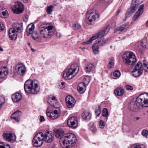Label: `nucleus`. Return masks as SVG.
Wrapping results in <instances>:
<instances>
[{"label": "nucleus", "instance_id": "nucleus-59", "mask_svg": "<svg viewBox=\"0 0 148 148\" xmlns=\"http://www.w3.org/2000/svg\"><path fill=\"white\" fill-rule=\"evenodd\" d=\"M126 20V18H125V19H124L123 20V21H125Z\"/></svg>", "mask_w": 148, "mask_h": 148}, {"label": "nucleus", "instance_id": "nucleus-45", "mask_svg": "<svg viewBox=\"0 0 148 148\" xmlns=\"http://www.w3.org/2000/svg\"><path fill=\"white\" fill-rule=\"evenodd\" d=\"M105 122L102 120H100L99 123L100 128H103L105 125Z\"/></svg>", "mask_w": 148, "mask_h": 148}, {"label": "nucleus", "instance_id": "nucleus-37", "mask_svg": "<svg viewBox=\"0 0 148 148\" xmlns=\"http://www.w3.org/2000/svg\"><path fill=\"white\" fill-rule=\"evenodd\" d=\"M103 38H102V40H98L97 42L101 46H103L105 45L106 44L108 43L109 41V39L107 38L105 40H103Z\"/></svg>", "mask_w": 148, "mask_h": 148}, {"label": "nucleus", "instance_id": "nucleus-46", "mask_svg": "<svg viewBox=\"0 0 148 148\" xmlns=\"http://www.w3.org/2000/svg\"><path fill=\"white\" fill-rule=\"evenodd\" d=\"M142 135L144 136L147 137L148 131L146 130H143L142 132Z\"/></svg>", "mask_w": 148, "mask_h": 148}, {"label": "nucleus", "instance_id": "nucleus-42", "mask_svg": "<svg viewBox=\"0 0 148 148\" xmlns=\"http://www.w3.org/2000/svg\"><path fill=\"white\" fill-rule=\"evenodd\" d=\"M0 148H10V147L8 145H5L2 143H0Z\"/></svg>", "mask_w": 148, "mask_h": 148}, {"label": "nucleus", "instance_id": "nucleus-36", "mask_svg": "<svg viewBox=\"0 0 148 148\" xmlns=\"http://www.w3.org/2000/svg\"><path fill=\"white\" fill-rule=\"evenodd\" d=\"M32 38L35 40L38 41L41 39L40 37L39 36V35L36 32H34L32 33Z\"/></svg>", "mask_w": 148, "mask_h": 148}, {"label": "nucleus", "instance_id": "nucleus-35", "mask_svg": "<svg viewBox=\"0 0 148 148\" xmlns=\"http://www.w3.org/2000/svg\"><path fill=\"white\" fill-rule=\"evenodd\" d=\"M121 75V73L118 70L115 71L112 74L111 77L113 79H116L119 78Z\"/></svg>", "mask_w": 148, "mask_h": 148}, {"label": "nucleus", "instance_id": "nucleus-48", "mask_svg": "<svg viewBox=\"0 0 148 148\" xmlns=\"http://www.w3.org/2000/svg\"><path fill=\"white\" fill-rule=\"evenodd\" d=\"M125 88L127 90H132L133 89V87L129 85H127L125 86Z\"/></svg>", "mask_w": 148, "mask_h": 148}, {"label": "nucleus", "instance_id": "nucleus-26", "mask_svg": "<svg viewBox=\"0 0 148 148\" xmlns=\"http://www.w3.org/2000/svg\"><path fill=\"white\" fill-rule=\"evenodd\" d=\"M22 98L21 95L18 93H15L14 94L12 97V101L15 102L19 101Z\"/></svg>", "mask_w": 148, "mask_h": 148}, {"label": "nucleus", "instance_id": "nucleus-53", "mask_svg": "<svg viewBox=\"0 0 148 148\" xmlns=\"http://www.w3.org/2000/svg\"><path fill=\"white\" fill-rule=\"evenodd\" d=\"M65 83L64 82H62L61 83V84L63 88H64L65 87Z\"/></svg>", "mask_w": 148, "mask_h": 148}, {"label": "nucleus", "instance_id": "nucleus-58", "mask_svg": "<svg viewBox=\"0 0 148 148\" xmlns=\"http://www.w3.org/2000/svg\"><path fill=\"white\" fill-rule=\"evenodd\" d=\"M146 25L148 27V20L147 21Z\"/></svg>", "mask_w": 148, "mask_h": 148}, {"label": "nucleus", "instance_id": "nucleus-55", "mask_svg": "<svg viewBox=\"0 0 148 148\" xmlns=\"http://www.w3.org/2000/svg\"><path fill=\"white\" fill-rule=\"evenodd\" d=\"M121 11V10L120 9H119L117 12L116 14H119Z\"/></svg>", "mask_w": 148, "mask_h": 148}, {"label": "nucleus", "instance_id": "nucleus-18", "mask_svg": "<svg viewBox=\"0 0 148 148\" xmlns=\"http://www.w3.org/2000/svg\"><path fill=\"white\" fill-rule=\"evenodd\" d=\"M8 13L5 5L3 3L0 4V17L3 18H7Z\"/></svg>", "mask_w": 148, "mask_h": 148}, {"label": "nucleus", "instance_id": "nucleus-27", "mask_svg": "<svg viewBox=\"0 0 148 148\" xmlns=\"http://www.w3.org/2000/svg\"><path fill=\"white\" fill-rule=\"evenodd\" d=\"M34 25L32 23H31L28 25L26 31V34L27 36H29L33 32L34 29Z\"/></svg>", "mask_w": 148, "mask_h": 148}, {"label": "nucleus", "instance_id": "nucleus-31", "mask_svg": "<svg viewBox=\"0 0 148 148\" xmlns=\"http://www.w3.org/2000/svg\"><path fill=\"white\" fill-rule=\"evenodd\" d=\"M127 25L128 24L125 23L121 26L119 27L116 28L114 30V32L115 33L119 31H120L121 32L123 30L125 31L126 29V27Z\"/></svg>", "mask_w": 148, "mask_h": 148}, {"label": "nucleus", "instance_id": "nucleus-13", "mask_svg": "<svg viewBox=\"0 0 148 148\" xmlns=\"http://www.w3.org/2000/svg\"><path fill=\"white\" fill-rule=\"evenodd\" d=\"M139 5L138 0H132L130 12H129L128 14H127V12L126 13V16H129L128 15L130 14V13L132 14L134 13L137 9V8L138 7Z\"/></svg>", "mask_w": 148, "mask_h": 148}, {"label": "nucleus", "instance_id": "nucleus-2", "mask_svg": "<svg viewBox=\"0 0 148 148\" xmlns=\"http://www.w3.org/2000/svg\"><path fill=\"white\" fill-rule=\"evenodd\" d=\"M130 107V109L132 110L137 108L139 109L140 107H148V94L145 93L140 94L135 101L131 100Z\"/></svg>", "mask_w": 148, "mask_h": 148}, {"label": "nucleus", "instance_id": "nucleus-47", "mask_svg": "<svg viewBox=\"0 0 148 148\" xmlns=\"http://www.w3.org/2000/svg\"><path fill=\"white\" fill-rule=\"evenodd\" d=\"M131 148H145L144 146L143 145H142L140 146L138 145H134L132 146Z\"/></svg>", "mask_w": 148, "mask_h": 148}, {"label": "nucleus", "instance_id": "nucleus-16", "mask_svg": "<svg viewBox=\"0 0 148 148\" xmlns=\"http://www.w3.org/2000/svg\"><path fill=\"white\" fill-rule=\"evenodd\" d=\"M2 136L4 140L8 142H13L16 139V136L13 133L4 132Z\"/></svg>", "mask_w": 148, "mask_h": 148}, {"label": "nucleus", "instance_id": "nucleus-20", "mask_svg": "<svg viewBox=\"0 0 148 148\" xmlns=\"http://www.w3.org/2000/svg\"><path fill=\"white\" fill-rule=\"evenodd\" d=\"M17 67V73L20 75H23L25 73L26 70V67L23 64H18L16 65Z\"/></svg>", "mask_w": 148, "mask_h": 148}, {"label": "nucleus", "instance_id": "nucleus-22", "mask_svg": "<svg viewBox=\"0 0 148 148\" xmlns=\"http://www.w3.org/2000/svg\"><path fill=\"white\" fill-rule=\"evenodd\" d=\"M144 5H141L139 8L138 11L135 13L133 17V21L136 20L143 13L144 10Z\"/></svg>", "mask_w": 148, "mask_h": 148}, {"label": "nucleus", "instance_id": "nucleus-6", "mask_svg": "<svg viewBox=\"0 0 148 148\" xmlns=\"http://www.w3.org/2000/svg\"><path fill=\"white\" fill-rule=\"evenodd\" d=\"M78 70V64L77 63L73 64L67 71L64 72L63 77L65 79H71L76 75Z\"/></svg>", "mask_w": 148, "mask_h": 148}, {"label": "nucleus", "instance_id": "nucleus-54", "mask_svg": "<svg viewBox=\"0 0 148 148\" xmlns=\"http://www.w3.org/2000/svg\"><path fill=\"white\" fill-rule=\"evenodd\" d=\"M23 2L25 3H28L29 0H22Z\"/></svg>", "mask_w": 148, "mask_h": 148}, {"label": "nucleus", "instance_id": "nucleus-57", "mask_svg": "<svg viewBox=\"0 0 148 148\" xmlns=\"http://www.w3.org/2000/svg\"><path fill=\"white\" fill-rule=\"evenodd\" d=\"M3 51V49L0 46V51Z\"/></svg>", "mask_w": 148, "mask_h": 148}, {"label": "nucleus", "instance_id": "nucleus-39", "mask_svg": "<svg viewBox=\"0 0 148 148\" xmlns=\"http://www.w3.org/2000/svg\"><path fill=\"white\" fill-rule=\"evenodd\" d=\"M114 64V60L113 58H110L109 59V62L108 64V67L110 68Z\"/></svg>", "mask_w": 148, "mask_h": 148}, {"label": "nucleus", "instance_id": "nucleus-34", "mask_svg": "<svg viewBox=\"0 0 148 148\" xmlns=\"http://www.w3.org/2000/svg\"><path fill=\"white\" fill-rule=\"evenodd\" d=\"M102 115L103 117H105V120L106 121L108 119V117L109 116L108 110L107 108H104L103 109L102 112Z\"/></svg>", "mask_w": 148, "mask_h": 148}, {"label": "nucleus", "instance_id": "nucleus-28", "mask_svg": "<svg viewBox=\"0 0 148 148\" xmlns=\"http://www.w3.org/2000/svg\"><path fill=\"white\" fill-rule=\"evenodd\" d=\"M95 67L94 65L91 63H89L85 66V70L87 73L91 72L94 70Z\"/></svg>", "mask_w": 148, "mask_h": 148}, {"label": "nucleus", "instance_id": "nucleus-15", "mask_svg": "<svg viewBox=\"0 0 148 148\" xmlns=\"http://www.w3.org/2000/svg\"><path fill=\"white\" fill-rule=\"evenodd\" d=\"M68 126L72 128H76L77 126V118L75 116H72L69 118L67 121Z\"/></svg>", "mask_w": 148, "mask_h": 148}, {"label": "nucleus", "instance_id": "nucleus-61", "mask_svg": "<svg viewBox=\"0 0 148 148\" xmlns=\"http://www.w3.org/2000/svg\"><path fill=\"white\" fill-rule=\"evenodd\" d=\"M32 50L33 51L34 50L33 49H32Z\"/></svg>", "mask_w": 148, "mask_h": 148}, {"label": "nucleus", "instance_id": "nucleus-51", "mask_svg": "<svg viewBox=\"0 0 148 148\" xmlns=\"http://www.w3.org/2000/svg\"><path fill=\"white\" fill-rule=\"evenodd\" d=\"M89 129L92 131H94L95 130V128L94 124H92V125L91 127H90Z\"/></svg>", "mask_w": 148, "mask_h": 148}, {"label": "nucleus", "instance_id": "nucleus-17", "mask_svg": "<svg viewBox=\"0 0 148 148\" xmlns=\"http://www.w3.org/2000/svg\"><path fill=\"white\" fill-rule=\"evenodd\" d=\"M65 100L67 106L69 108L73 107L76 103V101L74 98L70 95L66 96Z\"/></svg>", "mask_w": 148, "mask_h": 148}, {"label": "nucleus", "instance_id": "nucleus-50", "mask_svg": "<svg viewBox=\"0 0 148 148\" xmlns=\"http://www.w3.org/2000/svg\"><path fill=\"white\" fill-rule=\"evenodd\" d=\"M4 26L2 23L0 22V32L3 30Z\"/></svg>", "mask_w": 148, "mask_h": 148}, {"label": "nucleus", "instance_id": "nucleus-49", "mask_svg": "<svg viewBox=\"0 0 148 148\" xmlns=\"http://www.w3.org/2000/svg\"><path fill=\"white\" fill-rule=\"evenodd\" d=\"M140 46L144 48H145L146 47V45L143 42H141L139 44V47Z\"/></svg>", "mask_w": 148, "mask_h": 148}, {"label": "nucleus", "instance_id": "nucleus-62", "mask_svg": "<svg viewBox=\"0 0 148 148\" xmlns=\"http://www.w3.org/2000/svg\"><path fill=\"white\" fill-rule=\"evenodd\" d=\"M13 73H15V72H13Z\"/></svg>", "mask_w": 148, "mask_h": 148}, {"label": "nucleus", "instance_id": "nucleus-23", "mask_svg": "<svg viewBox=\"0 0 148 148\" xmlns=\"http://www.w3.org/2000/svg\"><path fill=\"white\" fill-rule=\"evenodd\" d=\"M22 115V112L21 111L17 110L12 114L11 116L12 119H14L18 122L19 121L20 118Z\"/></svg>", "mask_w": 148, "mask_h": 148}, {"label": "nucleus", "instance_id": "nucleus-25", "mask_svg": "<svg viewBox=\"0 0 148 148\" xmlns=\"http://www.w3.org/2000/svg\"><path fill=\"white\" fill-rule=\"evenodd\" d=\"M8 69L5 67L0 68V78H3L8 74Z\"/></svg>", "mask_w": 148, "mask_h": 148}, {"label": "nucleus", "instance_id": "nucleus-43", "mask_svg": "<svg viewBox=\"0 0 148 148\" xmlns=\"http://www.w3.org/2000/svg\"><path fill=\"white\" fill-rule=\"evenodd\" d=\"M84 83H85V84H88L90 81V79L89 77H85L84 79Z\"/></svg>", "mask_w": 148, "mask_h": 148}, {"label": "nucleus", "instance_id": "nucleus-10", "mask_svg": "<svg viewBox=\"0 0 148 148\" xmlns=\"http://www.w3.org/2000/svg\"><path fill=\"white\" fill-rule=\"evenodd\" d=\"M44 138V134L42 133L39 132L37 133L32 141L34 145L36 147L40 146L43 143Z\"/></svg>", "mask_w": 148, "mask_h": 148}, {"label": "nucleus", "instance_id": "nucleus-12", "mask_svg": "<svg viewBox=\"0 0 148 148\" xmlns=\"http://www.w3.org/2000/svg\"><path fill=\"white\" fill-rule=\"evenodd\" d=\"M14 13L19 14L23 12L24 10V6L22 3L20 2H16L14 7L12 8Z\"/></svg>", "mask_w": 148, "mask_h": 148}, {"label": "nucleus", "instance_id": "nucleus-21", "mask_svg": "<svg viewBox=\"0 0 148 148\" xmlns=\"http://www.w3.org/2000/svg\"><path fill=\"white\" fill-rule=\"evenodd\" d=\"M53 134L47 131L44 134V140L46 143H50L53 140Z\"/></svg>", "mask_w": 148, "mask_h": 148}, {"label": "nucleus", "instance_id": "nucleus-14", "mask_svg": "<svg viewBox=\"0 0 148 148\" xmlns=\"http://www.w3.org/2000/svg\"><path fill=\"white\" fill-rule=\"evenodd\" d=\"M141 63L138 62L132 71V74L134 76L138 77L142 73L143 70L141 68Z\"/></svg>", "mask_w": 148, "mask_h": 148}, {"label": "nucleus", "instance_id": "nucleus-3", "mask_svg": "<svg viewBox=\"0 0 148 148\" xmlns=\"http://www.w3.org/2000/svg\"><path fill=\"white\" fill-rule=\"evenodd\" d=\"M39 84L36 80H27L24 85L25 91L29 94H36L40 90Z\"/></svg>", "mask_w": 148, "mask_h": 148}, {"label": "nucleus", "instance_id": "nucleus-24", "mask_svg": "<svg viewBox=\"0 0 148 148\" xmlns=\"http://www.w3.org/2000/svg\"><path fill=\"white\" fill-rule=\"evenodd\" d=\"M86 86L83 82H80L78 84L77 86V90L79 93H83L86 90Z\"/></svg>", "mask_w": 148, "mask_h": 148}, {"label": "nucleus", "instance_id": "nucleus-44", "mask_svg": "<svg viewBox=\"0 0 148 148\" xmlns=\"http://www.w3.org/2000/svg\"><path fill=\"white\" fill-rule=\"evenodd\" d=\"M74 29L77 30L79 29L81 27L80 25L79 24H75L73 25Z\"/></svg>", "mask_w": 148, "mask_h": 148}, {"label": "nucleus", "instance_id": "nucleus-11", "mask_svg": "<svg viewBox=\"0 0 148 148\" xmlns=\"http://www.w3.org/2000/svg\"><path fill=\"white\" fill-rule=\"evenodd\" d=\"M46 114L50 119L53 120L56 119L60 115V111L59 109L51 110L50 107H49L47 109Z\"/></svg>", "mask_w": 148, "mask_h": 148}, {"label": "nucleus", "instance_id": "nucleus-30", "mask_svg": "<svg viewBox=\"0 0 148 148\" xmlns=\"http://www.w3.org/2000/svg\"><path fill=\"white\" fill-rule=\"evenodd\" d=\"M82 116L83 119L88 121L91 119V115L89 112H84L82 113Z\"/></svg>", "mask_w": 148, "mask_h": 148}, {"label": "nucleus", "instance_id": "nucleus-40", "mask_svg": "<svg viewBox=\"0 0 148 148\" xmlns=\"http://www.w3.org/2000/svg\"><path fill=\"white\" fill-rule=\"evenodd\" d=\"M5 102V100L4 98L2 96H0V110L2 108Z\"/></svg>", "mask_w": 148, "mask_h": 148}, {"label": "nucleus", "instance_id": "nucleus-33", "mask_svg": "<svg viewBox=\"0 0 148 148\" xmlns=\"http://www.w3.org/2000/svg\"><path fill=\"white\" fill-rule=\"evenodd\" d=\"M141 67L145 71L148 72V62L145 60H143V64L141 63Z\"/></svg>", "mask_w": 148, "mask_h": 148}, {"label": "nucleus", "instance_id": "nucleus-56", "mask_svg": "<svg viewBox=\"0 0 148 148\" xmlns=\"http://www.w3.org/2000/svg\"><path fill=\"white\" fill-rule=\"evenodd\" d=\"M140 119L139 117H137L136 118H135V121H137Z\"/></svg>", "mask_w": 148, "mask_h": 148}, {"label": "nucleus", "instance_id": "nucleus-5", "mask_svg": "<svg viewBox=\"0 0 148 148\" xmlns=\"http://www.w3.org/2000/svg\"><path fill=\"white\" fill-rule=\"evenodd\" d=\"M13 27L9 29V36L11 40H15L17 38V33H21L23 31L22 24L16 23L13 24Z\"/></svg>", "mask_w": 148, "mask_h": 148}, {"label": "nucleus", "instance_id": "nucleus-60", "mask_svg": "<svg viewBox=\"0 0 148 148\" xmlns=\"http://www.w3.org/2000/svg\"><path fill=\"white\" fill-rule=\"evenodd\" d=\"M49 148H54L53 147H49Z\"/></svg>", "mask_w": 148, "mask_h": 148}, {"label": "nucleus", "instance_id": "nucleus-8", "mask_svg": "<svg viewBox=\"0 0 148 148\" xmlns=\"http://www.w3.org/2000/svg\"><path fill=\"white\" fill-rule=\"evenodd\" d=\"M99 19V16L98 14L94 13L92 10L88 11L86 14L85 22L90 25H93L94 21H98Z\"/></svg>", "mask_w": 148, "mask_h": 148}, {"label": "nucleus", "instance_id": "nucleus-41", "mask_svg": "<svg viewBox=\"0 0 148 148\" xmlns=\"http://www.w3.org/2000/svg\"><path fill=\"white\" fill-rule=\"evenodd\" d=\"M101 108L99 106L98 109L96 110L95 111V114L97 116H99L101 112Z\"/></svg>", "mask_w": 148, "mask_h": 148}, {"label": "nucleus", "instance_id": "nucleus-38", "mask_svg": "<svg viewBox=\"0 0 148 148\" xmlns=\"http://www.w3.org/2000/svg\"><path fill=\"white\" fill-rule=\"evenodd\" d=\"M53 7V6L52 5H50L47 7L46 11L48 14H51Z\"/></svg>", "mask_w": 148, "mask_h": 148}, {"label": "nucleus", "instance_id": "nucleus-4", "mask_svg": "<svg viewBox=\"0 0 148 148\" xmlns=\"http://www.w3.org/2000/svg\"><path fill=\"white\" fill-rule=\"evenodd\" d=\"M53 27L48 23H45L41 25L39 30L41 36L44 38L49 37L53 34Z\"/></svg>", "mask_w": 148, "mask_h": 148}, {"label": "nucleus", "instance_id": "nucleus-7", "mask_svg": "<svg viewBox=\"0 0 148 148\" xmlns=\"http://www.w3.org/2000/svg\"><path fill=\"white\" fill-rule=\"evenodd\" d=\"M110 30L109 25L105 27L102 30L100 31L97 34H95L88 41L83 43L84 45H88L91 43L92 41L98 38H101L107 34Z\"/></svg>", "mask_w": 148, "mask_h": 148}, {"label": "nucleus", "instance_id": "nucleus-52", "mask_svg": "<svg viewBox=\"0 0 148 148\" xmlns=\"http://www.w3.org/2000/svg\"><path fill=\"white\" fill-rule=\"evenodd\" d=\"M40 121L41 122L44 121H45V119L43 116H40Z\"/></svg>", "mask_w": 148, "mask_h": 148}, {"label": "nucleus", "instance_id": "nucleus-9", "mask_svg": "<svg viewBox=\"0 0 148 148\" xmlns=\"http://www.w3.org/2000/svg\"><path fill=\"white\" fill-rule=\"evenodd\" d=\"M122 58L125 64L130 65H134L137 61L135 55L132 52L125 53Z\"/></svg>", "mask_w": 148, "mask_h": 148}, {"label": "nucleus", "instance_id": "nucleus-19", "mask_svg": "<svg viewBox=\"0 0 148 148\" xmlns=\"http://www.w3.org/2000/svg\"><path fill=\"white\" fill-rule=\"evenodd\" d=\"M47 102L53 107L57 108L59 107L57 101L54 96H50L48 98Z\"/></svg>", "mask_w": 148, "mask_h": 148}, {"label": "nucleus", "instance_id": "nucleus-1", "mask_svg": "<svg viewBox=\"0 0 148 148\" xmlns=\"http://www.w3.org/2000/svg\"><path fill=\"white\" fill-rule=\"evenodd\" d=\"M63 130L61 129H57L54 133L55 136L60 138V141L63 145L62 147L64 148H68L73 147L76 141V138L72 133H67L63 134Z\"/></svg>", "mask_w": 148, "mask_h": 148}, {"label": "nucleus", "instance_id": "nucleus-29", "mask_svg": "<svg viewBox=\"0 0 148 148\" xmlns=\"http://www.w3.org/2000/svg\"><path fill=\"white\" fill-rule=\"evenodd\" d=\"M114 93L117 96H121L124 93V90L121 87H118L115 90Z\"/></svg>", "mask_w": 148, "mask_h": 148}, {"label": "nucleus", "instance_id": "nucleus-32", "mask_svg": "<svg viewBox=\"0 0 148 148\" xmlns=\"http://www.w3.org/2000/svg\"><path fill=\"white\" fill-rule=\"evenodd\" d=\"M99 45L97 43L93 45L92 49L93 52L95 54H97L99 53Z\"/></svg>", "mask_w": 148, "mask_h": 148}]
</instances>
